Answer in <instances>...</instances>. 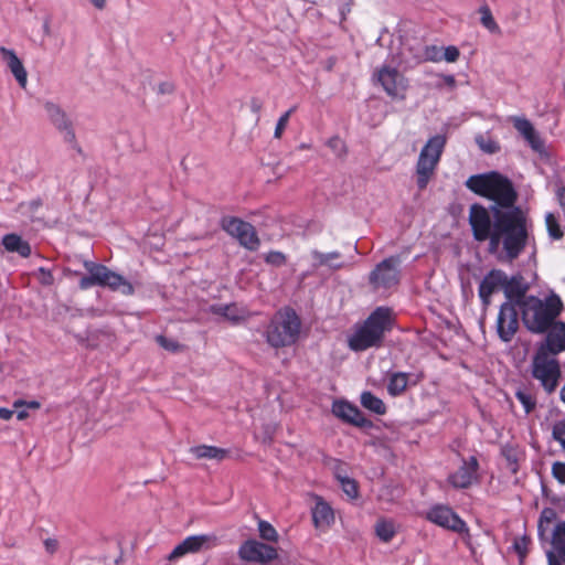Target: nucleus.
Masks as SVG:
<instances>
[{
  "label": "nucleus",
  "mask_w": 565,
  "mask_h": 565,
  "mask_svg": "<svg viewBox=\"0 0 565 565\" xmlns=\"http://www.w3.org/2000/svg\"><path fill=\"white\" fill-rule=\"evenodd\" d=\"M511 121L514 126V128L518 130V132L524 138V140L527 142V145L534 150L535 152H543L544 150V141L539 135V132L535 130L532 122L524 118V117H512Z\"/></svg>",
  "instance_id": "obj_20"
},
{
  "label": "nucleus",
  "mask_w": 565,
  "mask_h": 565,
  "mask_svg": "<svg viewBox=\"0 0 565 565\" xmlns=\"http://www.w3.org/2000/svg\"><path fill=\"white\" fill-rule=\"evenodd\" d=\"M373 78L391 98L397 100L405 99L408 82L397 68L382 65L374 72Z\"/></svg>",
  "instance_id": "obj_10"
},
{
  "label": "nucleus",
  "mask_w": 565,
  "mask_h": 565,
  "mask_svg": "<svg viewBox=\"0 0 565 565\" xmlns=\"http://www.w3.org/2000/svg\"><path fill=\"white\" fill-rule=\"evenodd\" d=\"M210 311L232 322H238L246 318V311L237 307L235 303L213 305L211 306Z\"/></svg>",
  "instance_id": "obj_28"
},
{
  "label": "nucleus",
  "mask_w": 565,
  "mask_h": 565,
  "mask_svg": "<svg viewBox=\"0 0 565 565\" xmlns=\"http://www.w3.org/2000/svg\"><path fill=\"white\" fill-rule=\"evenodd\" d=\"M520 309L526 329L540 334L554 324L563 310V302L556 294H551L545 299L527 296L520 302Z\"/></svg>",
  "instance_id": "obj_2"
},
{
  "label": "nucleus",
  "mask_w": 565,
  "mask_h": 565,
  "mask_svg": "<svg viewBox=\"0 0 565 565\" xmlns=\"http://www.w3.org/2000/svg\"><path fill=\"white\" fill-rule=\"evenodd\" d=\"M459 57V50L456 46H447L443 51V60L452 63L456 62Z\"/></svg>",
  "instance_id": "obj_46"
},
{
  "label": "nucleus",
  "mask_w": 565,
  "mask_h": 565,
  "mask_svg": "<svg viewBox=\"0 0 565 565\" xmlns=\"http://www.w3.org/2000/svg\"><path fill=\"white\" fill-rule=\"evenodd\" d=\"M552 475L559 483L565 484V462H554L552 466Z\"/></svg>",
  "instance_id": "obj_44"
},
{
  "label": "nucleus",
  "mask_w": 565,
  "mask_h": 565,
  "mask_svg": "<svg viewBox=\"0 0 565 565\" xmlns=\"http://www.w3.org/2000/svg\"><path fill=\"white\" fill-rule=\"evenodd\" d=\"M548 565H563V562L553 553H547Z\"/></svg>",
  "instance_id": "obj_51"
},
{
  "label": "nucleus",
  "mask_w": 565,
  "mask_h": 565,
  "mask_svg": "<svg viewBox=\"0 0 565 565\" xmlns=\"http://www.w3.org/2000/svg\"><path fill=\"white\" fill-rule=\"evenodd\" d=\"M475 141L478 147L486 153L493 154L500 151V145L490 136L482 134L477 135Z\"/></svg>",
  "instance_id": "obj_33"
},
{
  "label": "nucleus",
  "mask_w": 565,
  "mask_h": 565,
  "mask_svg": "<svg viewBox=\"0 0 565 565\" xmlns=\"http://www.w3.org/2000/svg\"><path fill=\"white\" fill-rule=\"evenodd\" d=\"M221 225L228 235L235 237L245 248L256 250L259 247V238L252 224L237 217H224Z\"/></svg>",
  "instance_id": "obj_12"
},
{
  "label": "nucleus",
  "mask_w": 565,
  "mask_h": 565,
  "mask_svg": "<svg viewBox=\"0 0 565 565\" xmlns=\"http://www.w3.org/2000/svg\"><path fill=\"white\" fill-rule=\"evenodd\" d=\"M480 22L490 32H499V26L492 15V12L488 6H482L479 9Z\"/></svg>",
  "instance_id": "obj_35"
},
{
  "label": "nucleus",
  "mask_w": 565,
  "mask_h": 565,
  "mask_svg": "<svg viewBox=\"0 0 565 565\" xmlns=\"http://www.w3.org/2000/svg\"><path fill=\"white\" fill-rule=\"evenodd\" d=\"M238 556L243 561L265 565L277 558V551L259 541L247 540L239 546Z\"/></svg>",
  "instance_id": "obj_14"
},
{
  "label": "nucleus",
  "mask_w": 565,
  "mask_h": 565,
  "mask_svg": "<svg viewBox=\"0 0 565 565\" xmlns=\"http://www.w3.org/2000/svg\"><path fill=\"white\" fill-rule=\"evenodd\" d=\"M556 201L562 210L565 221V186H558L555 191Z\"/></svg>",
  "instance_id": "obj_48"
},
{
  "label": "nucleus",
  "mask_w": 565,
  "mask_h": 565,
  "mask_svg": "<svg viewBox=\"0 0 565 565\" xmlns=\"http://www.w3.org/2000/svg\"><path fill=\"white\" fill-rule=\"evenodd\" d=\"M392 310L386 307H379L349 338L350 349L364 351L372 347H379L384 334L392 329Z\"/></svg>",
  "instance_id": "obj_3"
},
{
  "label": "nucleus",
  "mask_w": 565,
  "mask_h": 565,
  "mask_svg": "<svg viewBox=\"0 0 565 565\" xmlns=\"http://www.w3.org/2000/svg\"><path fill=\"white\" fill-rule=\"evenodd\" d=\"M423 58L425 61L439 62L443 60V49L436 45L426 46Z\"/></svg>",
  "instance_id": "obj_40"
},
{
  "label": "nucleus",
  "mask_w": 565,
  "mask_h": 565,
  "mask_svg": "<svg viewBox=\"0 0 565 565\" xmlns=\"http://www.w3.org/2000/svg\"><path fill=\"white\" fill-rule=\"evenodd\" d=\"M545 224H546L548 236L551 238L558 241L564 236V233L559 226L558 220L554 213H547L545 215Z\"/></svg>",
  "instance_id": "obj_34"
},
{
  "label": "nucleus",
  "mask_w": 565,
  "mask_h": 565,
  "mask_svg": "<svg viewBox=\"0 0 565 565\" xmlns=\"http://www.w3.org/2000/svg\"><path fill=\"white\" fill-rule=\"evenodd\" d=\"M339 481L342 490L349 498L354 499L358 497V486L353 479L348 477H339Z\"/></svg>",
  "instance_id": "obj_38"
},
{
  "label": "nucleus",
  "mask_w": 565,
  "mask_h": 565,
  "mask_svg": "<svg viewBox=\"0 0 565 565\" xmlns=\"http://www.w3.org/2000/svg\"><path fill=\"white\" fill-rule=\"evenodd\" d=\"M310 255L312 258V267L315 269L327 267L329 269L335 270L344 267L345 265L340 253L338 252L321 253L319 250H312Z\"/></svg>",
  "instance_id": "obj_25"
},
{
  "label": "nucleus",
  "mask_w": 565,
  "mask_h": 565,
  "mask_svg": "<svg viewBox=\"0 0 565 565\" xmlns=\"http://www.w3.org/2000/svg\"><path fill=\"white\" fill-rule=\"evenodd\" d=\"M507 282V275L500 269L490 270L481 280L479 285V297L484 306H489L491 302V296L503 290V284Z\"/></svg>",
  "instance_id": "obj_18"
},
{
  "label": "nucleus",
  "mask_w": 565,
  "mask_h": 565,
  "mask_svg": "<svg viewBox=\"0 0 565 565\" xmlns=\"http://www.w3.org/2000/svg\"><path fill=\"white\" fill-rule=\"evenodd\" d=\"M446 143L447 137L445 135H435L430 137L420 149L415 166L416 185L418 190H425L435 177Z\"/></svg>",
  "instance_id": "obj_5"
},
{
  "label": "nucleus",
  "mask_w": 565,
  "mask_h": 565,
  "mask_svg": "<svg viewBox=\"0 0 565 565\" xmlns=\"http://www.w3.org/2000/svg\"><path fill=\"white\" fill-rule=\"evenodd\" d=\"M374 529L376 536L384 543L390 542L396 534V525L392 520L380 519Z\"/></svg>",
  "instance_id": "obj_32"
},
{
  "label": "nucleus",
  "mask_w": 565,
  "mask_h": 565,
  "mask_svg": "<svg viewBox=\"0 0 565 565\" xmlns=\"http://www.w3.org/2000/svg\"><path fill=\"white\" fill-rule=\"evenodd\" d=\"M35 277L39 280V282L43 286H51L54 282V277H53L51 270H49L44 267H40L35 271Z\"/></svg>",
  "instance_id": "obj_41"
},
{
  "label": "nucleus",
  "mask_w": 565,
  "mask_h": 565,
  "mask_svg": "<svg viewBox=\"0 0 565 565\" xmlns=\"http://www.w3.org/2000/svg\"><path fill=\"white\" fill-rule=\"evenodd\" d=\"M250 108L254 113H259L262 108L260 102L257 99H253L250 103Z\"/></svg>",
  "instance_id": "obj_52"
},
{
  "label": "nucleus",
  "mask_w": 565,
  "mask_h": 565,
  "mask_svg": "<svg viewBox=\"0 0 565 565\" xmlns=\"http://www.w3.org/2000/svg\"><path fill=\"white\" fill-rule=\"evenodd\" d=\"M195 459H210L221 461L227 456V450L209 445H199L190 448Z\"/></svg>",
  "instance_id": "obj_29"
},
{
  "label": "nucleus",
  "mask_w": 565,
  "mask_h": 565,
  "mask_svg": "<svg viewBox=\"0 0 565 565\" xmlns=\"http://www.w3.org/2000/svg\"><path fill=\"white\" fill-rule=\"evenodd\" d=\"M466 186L501 207H512L516 201V192L510 180L494 171L469 177Z\"/></svg>",
  "instance_id": "obj_4"
},
{
  "label": "nucleus",
  "mask_w": 565,
  "mask_h": 565,
  "mask_svg": "<svg viewBox=\"0 0 565 565\" xmlns=\"http://www.w3.org/2000/svg\"><path fill=\"white\" fill-rule=\"evenodd\" d=\"M218 544V537L213 533L190 535L171 551L167 556V559L171 563H175L188 554L209 551L216 547Z\"/></svg>",
  "instance_id": "obj_11"
},
{
  "label": "nucleus",
  "mask_w": 565,
  "mask_h": 565,
  "mask_svg": "<svg viewBox=\"0 0 565 565\" xmlns=\"http://www.w3.org/2000/svg\"><path fill=\"white\" fill-rule=\"evenodd\" d=\"M561 398L565 403V385L561 390Z\"/></svg>",
  "instance_id": "obj_57"
},
{
  "label": "nucleus",
  "mask_w": 565,
  "mask_h": 565,
  "mask_svg": "<svg viewBox=\"0 0 565 565\" xmlns=\"http://www.w3.org/2000/svg\"><path fill=\"white\" fill-rule=\"evenodd\" d=\"M2 245L6 250L10 253H18L22 257H29L31 255L30 244L17 234H6L2 237Z\"/></svg>",
  "instance_id": "obj_27"
},
{
  "label": "nucleus",
  "mask_w": 565,
  "mask_h": 565,
  "mask_svg": "<svg viewBox=\"0 0 565 565\" xmlns=\"http://www.w3.org/2000/svg\"><path fill=\"white\" fill-rule=\"evenodd\" d=\"M553 437L565 449V420L557 422L553 427Z\"/></svg>",
  "instance_id": "obj_43"
},
{
  "label": "nucleus",
  "mask_w": 565,
  "mask_h": 565,
  "mask_svg": "<svg viewBox=\"0 0 565 565\" xmlns=\"http://www.w3.org/2000/svg\"><path fill=\"white\" fill-rule=\"evenodd\" d=\"M312 520L318 529H328L334 522L332 508L320 497L316 499V504L312 509Z\"/></svg>",
  "instance_id": "obj_24"
},
{
  "label": "nucleus",
  "mask_w": 565,
  "mask_h": 565,
  "mask_svg": "<svg viewBox=\"0 0 565 565\" xmlns=\"http://www.w3.org/2000/svg\"><path fill=\"white\" fill-rule=\"evenodd\" d=\"M469 224L477 242H488V252L499 260L513 262L527 246L532 225L520 207L508 211L492 207V214L482 205L469 210Z\"/></svg>",
  "instance_id": "obj_1"
},
{
  "label": "nucleus",
  "mask_w": 565,
  "mask_h": 565,
  "mask_svg": "<svg viewBox=\"0 0 565 565\" xmlns=\"http://www.w3.org/2000/svg\"><path fill=\"white\" fill-rule=\"evenodd\" d=\"M516 398L522 404L524 411L526 414L533 411L535 407V399L533 398L532 394L526 391L519 390L515 393Z\"/></svg>",
  "instance_id": "obj_37"
},
{
  "label": "nucleus",
  "mask_w": 565,
  "mask_h": 565,
  "mask_svg": "<svg viewBox=\"0 0 565 565\" xmlns=\"http://www.w3.org/2000/svg\"><path fill=\"white\" fill-rule=\"evenodd\" d=\"M360 402L364 408L376 415H384L386 413L384 402L370 391H365L361 394Z\"/></svg>",
  "instance_id": "obj_30"
},
{
  "label": "nucleus",
  "mask_w": 565,
  "mask_h": 565,
  "mask_svg": "<svg viewBox=\"0 0 565 565\" xmlns=\"http://www.w3.org/2000/svg\"><path fill=\"white\" fill-rule=\"evenodd\" d=\"M295 109L296 108L292 107L279 117L274 132L275 138L279 139L282 136V132L286 129L289 118L291 114L295 111Z\"/></svg>",
  "instance_id": "obj_39"
},
{
  "label": "nucleus",
  "mask_w": 565,
  "mask_h": 565,
  "mask_svg": "<svg viewBox=\"0 0 565 565\" xmlns=\"http://www.w3.org/2000/svg\"><path fill=\"white\" fill-rule=\"evenodd\" d=\"M26 416H28V413L25 411H21V412L17 413V418L19 420H23L24 418H26Z\"/></svg>",
  "instance_id": "obj_55"
},
{
  "label": "nucleus",
  "mask_w": 565,
  "mask_h": 565,
  "mask_svg": "<svg viewBox=\"0 0 565 565\" xmlns=\"http://www.w3.org/2000/svg\"><path fill=\"white\" fill-rule=\"evenodd\" d=\"M0 56L18 82L19 86L21 88H25L28 85V72L17 53L11 49L1 46Z\"/></svg>",
  "instance_id": "obj_22"
},
{
  "label": "nucleus",
  "mask_w": 565,
  "mask_h": 565,
  "mask_svg": "<svg viewBox=\"0 0 565 565\" xmlns=\"http://www.w3.org/2000/svg\"><path fill=\"white\" fill-rule=\"evenodd\" d=\"M530 540L525 536L514 542V548L521 558L525 557L529 550Z\"/></svg>",
  "instance_id": "obj_45"
},
{
  "label": "nucleus",
  "mask_w": 565,
  "mask_h": 565,
  "mask_svg": "<svg viewBox=\"0 0 565 565\" xmlns=\"http://www.w3.org/2000/svg\"><path fill=\"white\" fill-rule=\"evenodd\" d=\"M527 290L526 284L523 281L521 276L507 277V282L503 284V291L508 298L507 302H515L520 307V302L526 298L525 292Z\"/></svg>",
  "instance_id": "obj_23"
},
{
  "label": "nucleus",
  "mask_w": 565,
  "mask_h": 565,
  "mask_svg": "<svg viewBox=\"0 0 565 565\" xmlns=\"http://www.w3.org/2000/svg\"><path fill=\"white\" fill-rule=\"evenodd\" d=\"M157 342L162 347L164 348L166 350H169V351H178V349L180 348V345L173 341V340H169L167 339L166 337L163 335H158L157 337Z\"/></svg>",
  "instance_id": "obj_47"
},
{
  "label": "nucleus",
  "mask_w": 565,
  "mask_h": 565,
  "mask_svg": "<svg viewBox=\"0 0 565 565\" xmlns=\"http://www.w3.org/2000/svg\"><path fill=\"white\" fill-rule=\"evenodd\" d=\"M258 532L259 536L268 542H277L278 541V533L276 529L267 521L259 520L258 521Z\"/></svg>",
  "instance_id": "obj_36"
},
{
  "label": "nucleus",
  "mask_w": 565,
  "mask_h": 565,
  "mask_svg": "<svg viewBox=\"0 0 565 565\" xmlns=\"http://www.w3.org/2000/svg\"><path fill=\"white\" fill-rule=\"evenodd\" d=\"M88 275L79 280V288L86 290L93 286L107 287L113 291H119L125 296H131L135 288L125 277L110 270L108 267L94 262H84Z\"/></svg>",
  "instance_id": "obj_6"
},
{
  "label": "nucleus",
  "mask_w": 565,
  "mask_h": 565,
  "mask_svg": "<svg viewBox=\"0 0 565 565\" xmlns=\"http://www.w3.org/2000/svg\"><path fill=\"white\" fill-rule=\"evenodd\" d=\"M44 110L50 121L64 134L65 140L73 141L75 134L65 111L52 102L44 104Z\"/></svg>",
  "instance_id": "obj_21"
},
{
  "label": "nucleus",
  "mask_w": 565,
  "mask_h": 565,
  "mask_svg": "<svg viewBox=\"0 0 565 565\" xmlns=\"http://www.w3.org/2000/svg\"><path fill=\"white\" fill-rule=\"evenodd\" d=\"M45 551L50 554H54L57 551L58 542L55 539H46L44 540Z\"/></svg>",
  "instance_id": "obj_49"
},
{
  "label": "nucleus",
  "mask_w": 565,
  "mask_h": 565,
  "mask_svg": "<svg viewBox=\"0 0 565 565\" xmlns=\"http://www.w3.org/2000/svg\"><path fill=\"white\" fill-rule=\"evenodd\" d=\"M426 519L440 527L459 534L468 532L466 522L446 505H434L426 512Z\"/></svg>",
  "instance_id": "obj_13"
},
{
  "label": "nucleus",
  "mask_w": 565,
  "mask_h": 565,
  "mask_svg": "<svg viewBox=\"0 0 565 565\" xmlns=\"http://www.w3.org/2000/svg\"><path fill=\"white\" fill-rule=\"evenodd\" d=\"M107 0H90L93 6L99 10L104 9Z\"/></svg>",
  "instance_id": "obj_53"
},
{
  "label": "nucleus",
  "mask_w": 565,
  "mask_h": 565,
  "mask_svg": "<svg viewBox=\"0 0 565 565\" xmlns=\"http://www.w3.org/2000/svg\"><path fill=\"white\" fill-rule=\"evenodd\" d=\"M21 404H22V402H21V401H19V402H15V403H14V406L17 407V406H19V405H21Z\"/></svg>",
  "instance_id": "obj_58"
},
{
  "label": "nucleus",
  "mask_w": 565,
  "mask_h": 565,
  "mask_svg": "<svg viewBox=\"0 0 565 565\" xmlns=\"http://www.w3.org/2000/svg\"><path fill=\"white\" fill-rule=\"evenodd\" d=\"M409 375L404 372L391 374L387 384V392L392 396L401 395L407 387Z\"/></svg>",
  "instance_id": "obj_31"
},
{
  "label": "nucleus",
  "mask_w": 565,
  "mask_h": 565,
  "mask_svg": "<svg viewBox=\"0 0 565 565\" xmlns=\"http://www.w3.org/2000/svg\"><path fill=\"white\" fill-rule=\"evenodd\" d=\"M478 467V460L473 456L462 460L458 470L449 475L448 482L457 489L470 487L477 480Z\"/></svg>",
  "instance_id": "obj_17"
},
{
  "label": "nucleus",
  "mask_w": 565,
  "mask_h": 565,
  "mask_svg": "<svg viewBox=\"0 0 565 565\" xmlns=\"http://www.w3.org/2000/svg\"><path fill=\"white\" fill-rule=\"evenodd\" d=\"M542 348L546 352L556 355L557 353L565 351V323L558 322L548 332L546 337V343Z\"/></svg>",
  "instance_id": "obj_26"
},
{
  "label": "nucleus",
  "mask_w": 565,
  "mask_h": 565,
  "mask_svg": "<svg viewBox=\"0 0 565 565\" xmlns=\"http://www.w3.org/2000/svg\"><path fill=\"white\" fill-rule=\"evenodd\" d=\"M13 414H14V412L9 408H6V407L0 408V418L3 420L11 419Z\"/></svg>",
  "instance_id": "obj_50"
},
{
  "label": "nucleus",
  "mask_w": 565,
  "mask_h": 565,
  "mask_svg": "<svg viewBox=\"0 0 565 565\" xmlns=\"http://www.w3.org/2000/svg\"><path fill=\"white\" fill-rule=\"evenodd\" d=\"M399 259L390 257L380 263L371 273V282L376 288H390L397 285L399 280Z\"/></svg>",
  "instance_id": "obj_15"
},
{
  "label": "nucleus",
  "mask_w": 565,
  "mask_h": 565,
  "mask_svg": "<svg viewBox=\"0 0 565 565\" xmlns=\"http://www.w3.org/2000/svg\"><path fill=\"white\" fill-rule=\"evenodd\" d=\"M31 406H32V407H38V406H39V404H38L36 402H34V403H32V404H31Z\"/></svg>",
  "instance_id": "obj_59"
},
{
  "label": "nucleus",
  "mask_w": 565,
  "mask_h": 565,
  "mask_svg": "<svg viewBox=\"0 0 565 565\" xmlns=\"http://www.w3.org/2000/svg\"><path fill=\"white\" fill-rule=\"evenodd\" d=\"M300 333V320L289 308L279 310L266 330L267 342L274 348L294 344Z\"/></svg>",
  "instance_id": "obj_7"
},
{
  "label": "nucleus",
  "mask_w": 565,
  "mask_h": 565,
  "mask_svg": "<svg viewBox=\"0 0 565 565\" xmlns=\"http://www.w3.org/2000/svg\"><path fill=\"white\" fill-rule=\"evenodd\" d=\"M557 513L552 508L542 510L537 521V535L541 543L550 542L557 558L565 563V520L557 522Z\"/></svg>",
  "instance_id": "obj_8"
},
{
  "label": "nucleus",
  "mask_w": 565,
  "mask_h": 565,
  "mask_svg": "<svg viewBox=\"0 0 565 565\" xmlns=\"http://www.w3.org/2000/svg\"><path fill=\"white\" fill-rule=\"evenodd\" d=\"M532 373L547 393L555 391L561 376V369L555 355L546 352L544 348L537 351L533 360Z\"/></svg>",
  "instance_id": "obj_9"
},
{
  "label": "nucleus",
  "mask_w": 565,
  "mask_h": 565,
  "mask_svg": "<svg viewBox=\"0 0 565 565\" xmlns=\"http://www.w3.org/2000/svg\"><path fill=\"white\" fill-rule=\"evenodd\" d=\"M341 143H342V142H341V140H340L339 138H333V139H331V140L329 141V146H330V147H337V146H339V145H341Z\"/></svg>",
  "instance_id": "obj_54"
},
{
  "label": "nucleus",
  "mask_w": 565,
  "mask_h": 565,
  "mask_svg": "<svg viewBox=\"0 0 565 565\" xmlns=\"http://www.w3.org/2000/svg\"><path fill=\"white\" fill-rule=\"evenodd\" d=\"M172 87L170 85H161L160 86V90L163 93V92H169L171 90Z\"/></svg>",
  "instance_id": "obj_56"
},
{
  "label": "nucleus",
  "mask_w": 565,
  "mask_h": 565,
  "mask_svg": "<svg viewBox=\"0 0 565 565\" xmlns=\"http://www.w3.org/2000/svg\"><path fill=\"white\" fill-rule=\"evenodd\" d=\"M332 413L343 422L350 423L356 427H366L370 422L365 418L363 413L353 404L345 401H335L332 404Z\"/></svg>",
  "instance_id": "obj_19"
},
{
  "label": "nucleus",
  "mask_w": 565,
  "mask_h": 565,
  "mask_svg": "<svg viewBox=\"0 0 565 565\" xmlns=\"http://www.w3.org/2000/svg\"><path fill=\"white\" fill-rule=\"evenodd\" d=\"M266 263L280 267L286 264V256L281 252L273 250L265 256Z\"/></svg>",
  "instance_id": "obj_42"
},
{
  "label": "nucleus",
  "mask_w": 565,
  "mask_h": 565,
  "mask_svg": "<svg viewBox=\"0 0 565 565\" xmlns=\"http://www.w3.org/2000/svg\"><path fill=\"white\" fill-rule=\"evenodd\" d=\"M519 329L518 311L514 303L503 302L497 318V332L499 338L509 342Z\"/></svg>",
  "instance_id": "obj_16"
}]
</instances>
